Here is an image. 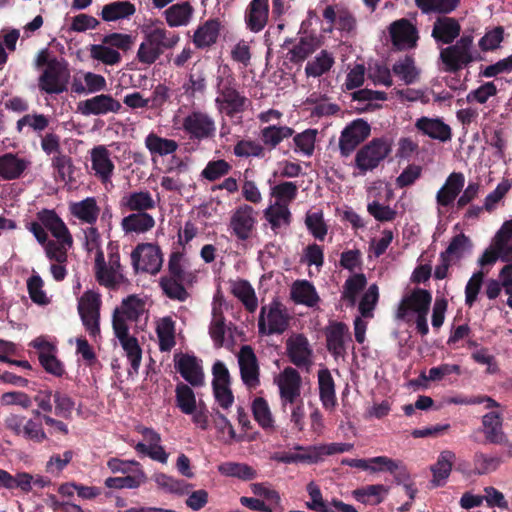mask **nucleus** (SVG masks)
Segmentation results:
<instances>
[{"instance_id": "nucleus-15", "label": "nucleus", "mask_w": 512, "mask_h": 512, "mask_svg": "<svg viewBox=\"0 0 512 512\" xmlns=\"http://www.w3.org/2000/svg\"><path fill=\"white\" fill-rule=\"evenodd\" d=\"M326 347L330 354L338 359L346 355V340L351 341L349 328L344 322H331L325 329Z\"/></svg>"}, {"instance_id": "nucleus-53", "label": "nucleus", "mask_w": 512, "mask_h": 512, "mask_svg": "<svg viewBox=\"0 0 512 512\" xmlns=\"http://www.w3.org/2000/svg\"><path fill=\"white\" fill-rule=\"evenodd\" d=\"M367 284L363 273L350 276L344 283L342 298L349 302L350 306L356 303L357 295L365 288Z\"/></svg>"}, {"instance_id": "nucleus-2", "label": "nucleus", "mask_w": 512, "mask_h": 512, "mask_svg": "<svg viewBox=\"0 0 512 512\" xmlns=\"http://www.w3.org/2000/svg\"><path fill=\"white\" fill-rule=\"evenodd\" d=\"M182 259L181 252H172L168 261V274L159 281L163 293L169 299L180 302L186 301L190 296L185 285H192L197 278L194 272L184 269Z\"/></svg>"}, {"instance_id": "nucleus-23", "label": "nucleus", "mask_w": 512, "mask_h": 512, "mask_svg": "<svg viewBox=\"0 0 512 512\" xmlns=\"http://www.w3.org/2000/svg\"><path fill=\"white\" fill-rule=\"evenodd\" d=\"M268 15V0H252L245 14L247 28L255 33L260 32L267 24Z\"/></svg>"}, {"instance_id": "nucleus-40", "label": "nucleus", "mask_w": 512, "mask_h": 512, "mask_svg": "<svg viewBox=\"0 0 512 512\" xmlns=\"http://www.w3.org/2000/svg\"><path fill=\"white\" fill-rule=\"evenodd\" d=\"M252 413L258 425L267 432L274 431V418L268 402L263 397H256L252 402Z\"/></svg>"}, {"instance_id": "nucleus-58", "label": "nucleus", "mask_w": 512, "mask_h": 512, "mask_svg": "<svg viewBox=\"0 0 512 512\" xmlns=\"http://www.w3.org/2000/svg\"><path fill=\"white\" fill-rule=\"evenodd\" d=\"M119 342L126 353L132 369L137 373L142 360V350L137 338L129 335L123 339L120 338Z\"/></svg>"}, {"instance_id": "nucleus-8", "label": "nucleus", "mask_w": 512, "mask_h": 512, "mask_svg": "<svg viewBox=\"0 0 512 512\" xmlns=\"http://www.w3.org/2000/svg\"><path fill=\"white\" fill-rule=\"evenodd\" d=\"M131 261L136 272L156 275L162 268L163 254L156 244L140 243L132 251Z\"/></svg>"}, {"instance_id": "nucleus-62", "label": "nucleus", "mask_w": 512, "mask_h": 512, "mask_svg": "<svg viewBox=\"0 0 512 512\" xmlns=\"http://www.w3.org/2000/svg\"><path fill=\"white\" fill-rule=\"evenodd\" d=\"M306 490L310 501L306 502V507L314 512H334L327 501L323 499L322 492L314 482L308 483Z\"/></svg>"}, {"instance_id": "nucleus-10", "label": "nucleus", "mask_w": 512, "mask_h": 512, "mask_svg": "<svg viewBox=\"0 0 512 512\" xmlns=\"http://www.w3.org/2000/svg\"><path fill=\"white\" fill-rule=\"evenodd\" d=\"M432 294L422 288H414L402 297L396 310V319L410 322L413 314L430 310Z\"/></svg>"}, {"instance_id": "nucleus-60", "label": "nucleus", "mask_w": 512, "mask_h": 512, "mask_svg": "<svg viewBox=\"0 0 512 512\" xmlns=\"http://www.w3.org/2000/svg\"><path fill=\"white\" fill-rule=\"evenodd\" d=\"M207 79L203 70L192 71L188 76V81L182 88L188 97H195L196 94H203L206 91Z\"/></svg>"}, {"instance_id": "nucleus-5", "label": "nucleus", "mask_w": 512, "mask_h": 512, "mask_svg": "<svg viewBox=\"0 0 512 512\" xmlns=\"http://www.w3.org/2000/svg\"><path fill=\"white\" fill-rule=\"evenodd\" d=\"M391 145L385 138H373L363 145L355 155V167L361 175L373 171L390 154Z\"/></svg>"}, {"instance_id": "nucleus-39", "label": "nucleus", "mask_w": 512, "mask_h": 512, "mask_svg": "<svg viewBox=\"0 0 512 512\" xmlns=\"http://www.w3.org/2000/svg\"><path fill=\"white\" fill-rule=\"evenodd\" d=\"M153 480L159 489L179 496L189 494L190 489L192 488V484H189L184 480L175 479L165 473L154 474Z\"/></svg>"}, {"instance_id": "nucleus-13", "label": "nucleus", "mask_w": 512, "mask_h": 512, "mask_svg": "<svg viewBox=\"0 0 512 512\" xmlns=\"http://www.w3.org/2000/svg\"><path fill=\"white\" fill-rule=\"evenodd\" d=\"M122 104L110 94H99L86 100L80 101L77 106L78 112L84 116H100L109 113H119Z\"/></svg>"}, {"instance_id": "nucleus-59", "label": "nucleus", "mask_w": 512, "mask_h": 512, "mask_svg": "<svg viewBox=\"0 0 512 512\" xmlns=\"http://www.w3.org/2000/svg\"><path fill=\"white\" fill-rule=\"evenodd\" d=\"M225 317L220 309L213 308V318L209 326V334L216 347H222L225 340Z\"/></svg>"}, {"instance_id": "nucleus-61", "label": "nucleus", "mask_w": 512, "mask_h": 512, "mask_svg": "<svg viewBox=\"0 0 512 512\" xmlns=\"http://www.w3.org/2000/svg\"><path fill=\"white\" fill-rule=\"evenodd\" d=\"M145 303L136 295H130L123 299L121 303L120 313L124 315L129 321L136 322L144 313Z\"/></svg>"}, {"instance_id": "nucleus-30", "label": "nucleus", "mask_w": 512, "mask_h": 512, "mask_svg": "<svg viewBox=\"0 0 512 512\" xmlns=\"http://www.w3.org/2000/svg\"><path fill=\"white\" fill-rule=\"evenodd\" d=\"M220 25L218 19H209L199 26L193 36L195 46L204 49L215 44L219 36Z\"/></svg>"}, {"instance_id": "nucleus-11", "label": "nucleus", "mask_w": 512, "mask_h": 512, "mask_svg": "<svg viewBox=\"0 0 512 512\" xmlns=\"http://www.w3.org/2000/svg\"><path fill=\"white\" fill-rule=\"evenodd\" d=\"M371 133V127L365 120L359 118L349 123L339 138V151L342 157H349L356 148L364 142Z\"/></svg>"}, {"instance_id": "nucleus-3", "label": "nucleus", "mask_w": 512, "mask_h": 512, "mask_svg": "<svg viewBox=\"0 0 512 512\" xmlns=\"http://www.w3.org/2000/svg\"><path fill=\"white\" fill-rule=\"evenodd\" d=\"M474 38L464 34L456 42L441 49L440 59L445 66V71L457 73L472 62L481 59L480 53L473 48Z\"/></svg>"}, {"instance_id": "nucleus-18", "label": "nucleus", "mask_w": 512, "mask_h": 512, "mask_svg": "<svg viewBox=\"0 0 512 512\" xmlns=\"http://www.w3.org/2000/svg\"><path fill=\"white\" fill-rule=\"evenodd\" d=\"M461 33V25L456 18L445 15L438 17L433 23L431 36L438 44H452Z\"/></svg>"}, {"instance_id": "nucleus-28", "label": "nucleus", "mask_w": 512, "mask_h": 512, "mask_svg": "<svg viewBox=\"0 0 512 512\" xmlns=\"http://www.w3.org/2000/svg\"><path fill=\"white\" fill-rule=\"evenodd\" d=\"M318 386L323 407L326 410H333L337 405L335 382L327 368L318 371Z\"/></svg>"}, {"instance_id": "nucleus-44", "label": "nucleus", "mask_w": 512, "mask_h": 512, "mask_svg": "<svg viewBox=\"0 0 512 512\" xmlns=\"http://www.w3.org/2000/svg\"><path fill=\"white\" fill-rule=\"evenodd\" d=\"M460 0H415V5L423 14L447 15L453 12Z\"/></svg>"}, {"instance_id": "nucleus-64", "label": "nucleus", "mask_w": 512, "mask_h": 512, "mask_svg": "<svg viewBox=\"0 0 512 512\" xmlns=\"http://www.w3.org/2000/svg\"><path fill=\"white\" fill-rule=\"evenodd\" d=\"M504 32L503 26H496L487 30L478 42L481 51L488 52L498 49L504 40Z\"/></svg>"}, {"instance_id": "nucleus-63", "label": "nucleus", "mask_w": 512, "mask_h": 512, "mask_svg": "<svg viewBox=\"0 0 512 512\" xmlns=\"http://www.w3.org/2000/svg\"><path fill=\"white\" fill-rule=\"evenodd\" d=\"M53 402L55 405L54 413L56 416L65 420L72 419L75 401L68 394L55 391L53 394Z\"/></svg>"}, {"instance_id": "nucleus-12", "label": "nucleus", "mask_w": 512, "mask_h": 512, "mask_svg": "<svg viewBox=\"0 0 512 512\" xmlns=\"http://www.w3.org/2000/svg\"><path fill=\"white\" fill-rule=\"evenodd\" d=\"M237 358L242 382L248 389H256L260 385V367L253 348L241 346Z\"/></svg>"}, {"instance_id": "nucleus-6", "label": "nucleus", "mask_w": 512, "mask_h": 512, "mask_svg": "<svg viewBox=\"0 0 512 512\" xmlns=\"http://www.w3.org/2000/svg\"><path fill=\"white\" fill-rule=\"evenodd\" d=\"M70 72L64 61L56 57L51 59L49 67L39 76L38 86L42 92L47 94H61L67 91Z\"/></svg>"}, {"instance_id": "nucleus-47", "label": "nucleus", "mask_w": 512, "mask_h": 512, "mask_svg": "<svg viewBox=\"0 0 512 512\" xmlns=\"http://www.w3.org/2000/svg\"><path fill=\"white\" fill-rule=\"evenodd\" d=\"M381 462L382 472L387 471L393 475L394 482L397 485L405 486L406 484L412 482V478L410 472L407 467L402 464L401 461L394 460L387 456H384L383 459L378 460Z\"/></svg>"}, {"instance_id": "nucleus-26", "label": "nucleus", "mask_w": 512, "mask_h": 512, "mask_svg": "<svg viewBox=\"0 0 512 512\" xmlns=\"http://www.w3.org/2000/svg\"><path fill=\"white\" fill-rule=\"evenodd\" d=\"M29 161L16 154L5 153L0 156V178L3 180L19 179L29 166Z\"/></svg>"}, {"instance_id": "nucleus-7", "label": "nucleus", "mask_w": 512, "mask_h": 512, "mask_svg": "<svg viewBox=\"0 0 512 512\" xmlns=\"http://www.w3.org/2000/svg\"><path fill=\"white\" fill-rule=\"evenodd\" d=\"M257 212L248 204L238 206L232 213L228 224L231 236L238 243L250 240L256 230Z\"/></svg>"}, {"instance_id": "nucleus-29", "label": "nucleus", "mask_w": 512, "mask_h": 512, "mask_svg": "<svg viewBox=\"0 0 512 512\" xmlns=\"http://www.w3.org/2000/svg\"><path fill=\"white\" fill-rule=\"evenodd\" d=\"M455 457V453L449 450H445L440 453L437 462L431 466V472L433 474L431 484L433 487H441L445 485L446 479L452 471Z\"/></svg>"}, {"instance_id": "nucleus-35", "label": "nucleus", "mask_w": 512, "mask_h": 512, "mask_svg": "<svg viewBox=\"0 0 512 512\" xmlns=\"http://www.w3.org/2000/svg\"><path fill=\"white\" fill-rule=\"evenodd\" d=\"M144 143L150 154L157 156L173 154L179 147L175 140L163 138L154 132L146 136Z\"/></svg>"}, {"instance_id": "nucleus-20", "label": "nucleus", "mask_w": 512, "mask_h": 512, "mask_svg": "<svg viewBox=\"0 0 512 512\" xmlns=\"http://www.w3.org/2000/svg\"><path fill=\"white\" fill-rule=\"evenodd\" d=\"M120 208L133 213H147L156 207V202L148 190L126 193L119 202Z\"/></svg>"}, {"instance_id": "nucleus-45", "label": "nucleus", "mask_w": 512, "mask_h": 512, "mask_svg": "<svg viewBox=\"0 0 512 512\" xmlns=\"http://www.w3.org/2000/svg\"><path fill=\"white\" fill-rule=\"evenodd\" d=\"M147 480V476L142 468H138L134 475L124 477H108L105 480V486L110 489H136Z\"/></svg>"}, {"instance_id": "nucleus-43", "label": "nucleus", "mask_w": 512, "mask_h": 512, "mask_svg": "<svg viewBox=\"0 0 512 512\" xmlns=\"http://www.w3.org/2000/svg\"><path fill=\"white\" fill-rule=\"evenodd\" d=\"M294 130L288 126L269 125L260 131V138L264 145L270 149H274L284 139L291 137Z\"/></svg>"}, {"instance_id": "nucleus-22", "label": "nucleus", "mask_w": 512, "mask_h": 512, "mask_svg": "<svg viewBox=\"0 0 512 512\" xmlns=\"http://www.w3.org/2000/svg\"><path fill=\"white\" fill-rule=\"evenodd\" d=\"M91 165L95 176H97L102 183H107L111 180L115 166L110 159V152L105 146L100 145L92 149Z\"/></svg>"}, {"instance_id": "nucleus-42", "label": "nucleus", "mask_w": 512, "mask_h": 512, "mask_svg": "<svg viewBox=\"0 0 512 512\" xmlns=\"http://www.w3.org/2000/svg\"><path fill=\"white\" fill-rule=\"evenodd\" d=\"M51 166L57 173L56 180L69 184L75 181L74 172L75 166L72 158L66 154L58 153L51 159Z\"/></svg>"}, {"instance_id": "nucleus-37", "label": "nucleus", "mask_w": 512, "mask_h": 512, "mask_svg": "<svg viewBox=\"0 0 512 512\" xmlns=\"http://www.w3.org/2000/svg\"><path fill=\"white\" fill-rule=\"evenodd\" d=\"M264 217L271 225V229L278 233L282 225H290L291 212L287 205L275 203L264 210Z\"/></svg>"}, {"instance_id": "nucleus-51", "label": "nucleus", "mask_w": 512, "mask_h": 512, "mask_svg": "<svg viewBox=\"0 0 512 512\" xmlns=\"http://www.w3.org/2000/svg\"><path fill=\"white\" fill-rule=\"evenodd\" d=\"M502 463L499 456H489L483 452H476L473 456V473L486 475L496 471Z\"/></svg>"}, {"instance_id": "nucleus-4", "label": "nucleus", "mask_w": 512, "mask_h": 512, "mask_svg": "<svg viewBox=\"0 0 512 512\" xmlns=\"http://www.w3.org/2000/svg\"><path fill=\"white\" fill-rule=\"evenodd\" d=\"M287 308L277 299L261 307L258 317V332L261 335H281L290 325Z\"/></svg>"}, {"instance_id": "nucleus-48", "label": "nucleus", "mask_w": 512, "mask_h": 512, "mask_svg": "<svg viewBox=\"0 0 512 512\" xmlns=\"http://www.w3.org/2000/svg\"><path fill=\"white\" fill-rule=\"evenodd\" d=\"M193 8L189 2L177 3L165 11V18L170 27L186 25L192 15Z\"/></svg>"}, {"instance_id": "nucleus-16", "label": "nucleus", "mask_w": 512, "mask_h": 512, "mask_svg": "<svg viewBox=\"0 0 512 512\" xmlns=\"http://www.w3.org/2000/svg\"><path fill=\"white\" fill-rule=\"evenodd\" d=\"M287 356L298 368L309 367L312 363L313 351L304 334H296L286 341Z\"/></svg>"}, {"instance_id": "nucleus-17", "label": "nucleus", "mask_w": 512, "mask_h": 512, "mask_svg": "<svg viewBox=\"0 0 512 512\" xmlns=\"http://www.w3.org/2000/svg\"><path fill=\"white\" fill-rule=\"evenodd\" d=\"M175 369L192 387L203 386V368L196 356L181 354L180 357L175 360Z\"/></svg>"}, {"instance_id": "nucleus-55", "label": "nucleus", "mask_w": 512, "mask_h": 512, "mask_svg": "<svg viewBox=\"0 0 512 512\" xmlns=\"http://www.w3.org/2000/svg\"><path fill=\"white\" fill-rule=\"evenodd\" d=\"M102 305L100 293L94 290L85 291L78 301L79 315L100 314Z\"/></svg>"}, {"instance_id": "nucleus-54", "label": "nucleus", "mask_w": 512, "mask_h": 512, "mask_svg": "<svg viewBox=\"0 0 512 512\" xmlns=\"http://www.w3.org/2000/svg\"><path fill=\"white\" fill-rule=\"evenodd\" d=\"M471 246L472 243L470 238L464 233H460L451 239L448 247L440 254L444 255L453 262L458 261L463 257L465 250L470 249Z\"/></svg>"}, {"instance_id": "nucleus-25", "label": "nucleus", "mask_w": 512, "mask_h": 512, "mask_svg": "<svg viewBox=\"0 0 512 512\" xmlns=\"http://www.w3.org/2000/svg\"><path fill=\"white\" fill-rule=\"evenodd\" d=\"M389 492V486L370 484L353 490L352 496L356 501L364 505L377 506L385 500Z\"/></svg>"}, {"instance_id": "nucleus-31", "label": "nucleus", "mask_w": 512, "mask_h": 512, "mask_svg": "<svg viewBox=\"0 0 512 512\" xmlns=\"http://www.w3.org/2000/svg\"><path fill=\"white\" fill-rule=\"evenodd\" d=\"M70 212L83 223L93 225L98 219L100 208L94 197H87L79 202L71 203Z\"/></svg>"}, {"instance_id": "nucleus-27", "label": "nucleus", "mask_w": 512, "mask_h": 512, "mask_svg": "<svg viewBox=\"0 0 512 512\" xmlns=\"http://www.w3.org/2000/svg\"><path fill=\"white\" fill-rule=\"evenodd\" d=\"M485 438L492 444H503L507 438L502 429V417L498 412H488L482 418Z\"/></svg>"}, {"instance_id": "nucleus-1", "label": "nucleus", "mask_w": 512, "mask_h": 512, "mask_svg": "<svg viewBox=\"0 0 512 512\" xmlns=\"http://www.w3.org/2000/svg\"><path fill=\"white\" fill-rule=\"evenodd\" d=\"M215 92L216 110L229 118L243 113L250 103L244 93L239 91V83L227 66L218 70Z\"/></svg>"}, {"instance_id": "nucleus-38", "label": "nucleus", "mask_w": 512, "mask_h": 512, "mask_svg": "<svg viewBox=\"0 0 512 512\" xmlns=\"http://www.w3.org/2000/svg\"><path fill=\"white\" fill-rule=\"evenodd\" d=\"M301 383L300 373L288 366L280 373L277 380L279 394H301Z\"/></svg>"}, {"instance_id": "nucleus-49", "label": "nucleus", "mask_w": 512, "mask_h": 512, "mask_svg": "<svg viewBox=\"0 0 512 512\" xmlns=\"http://www.w3.org/2000/svg\"><path fill=\"white\" fill-rule=\"evenodd\" d=\"M163 54L154 39L149 33L145 35L144 41L140 44L136 58L144 65L154 64L158 58Z\"/></svg>"}, {"instance_id": "nucleus-41", "label": "nucleus", "mask_w": 512, "mask_h": 512, "mask_svg": "<svg viewBox=\"0 0 512 512\" xmlns=\"http://www.w3.org/2000/svg\"><path fill=\"white\" fill-rule=\"evenodd\" d=\"M231 292L242 302L248 312L253 313L256 311L258 307L257 297L254 288L247 280L234 282Z\"/></svg>"}, {"instance_id": "nucleus-21", "label": "nucleus", "mask_w": 512, "mask_h": 512, "mask_svg": "<svg viewBox=\"0 0 512 512\" xmlns=\"http://www.w3.org/2000/svg\"><path fill=\"white\" fill-rule=\"evenodd\" d=\"M37 220H39L45 229L49 230L56 239L62 238L63 242L73 245V238L69 229L54 210L42 209L37 213Z\"/></svg>"}, {"instance_id": "nucleus-50", "label": "nucleus", "mask_w": 512, "mask_h": 512, "mask_svg": "<svg viewBox=\"0 0 512 512\" xmlns=\"http://www.w3.org/2000/svg\"><path fill=\"white\" fill-rule=\"evenodd\" d=\"M334 64L333 56L326 50H322L312 61H308L305 73L308 77H320L328 72Z\"/></svg>"}, {"instance_id": "nucleus-34", "label": "nucleus", "mask_w": 512, "mask_h": 512, "mask_svg": "<svg viewBox=\"0 0 512 512\" xmlns=\"http://www.w3.org/2000/svg\"><path fill=\"white\" fill-rule=\"evenodd\" d=\"M135 12V5L130 1H115L104 5L100 15L104 21L112 22L129 18Z\"/></svg>"}, {"instance_id": "nucleus-46", "label": "nucleus", "mask_w": 512, "mask_h": 512, "mask_svg": "<svg viewBox=\"0 0 512 512\" xmlns=\"http://www.w3.org/2000/svg\"><path fill=\"white\" fill-rule=\"evenodd\" d=\"M218 470L224 476L235 477L242 481L253 480L257 477V471L245 463L225 462L219 465Z\"/></svg>"}, {"instance_id": "nucleus-52", "label": "nucleus", "mask_w": 512, "mask_h": 512, "mask_svg": "<svg viewBox=\"0 0 512 512\" xmlns=\"http://www.w3.org/2000/svg\"><path fill=\"white\" fill-rule=\"evenodd\" d=\"M392 71L399 76L406 85L415 83L419 78V71L415 67L414 59L406 56L404 59L397 61Z\"/></svg>"}, {"instance_id": "nucleus-14", "label": "nucleus", "mask_w": 512, "mask_h": 512, "mask_svg": "<svg viewBox=\"0 0 512 512\" xmlns=\"http://www.w3.org/2000/svg\"><path fill=\"white\" fill-rule=\"evenodd\" d=\"M389 34L393 46L399 50L414 48L419 38L417 28L406 18L392 22Z\"/></svg>"}, {"instance_id": "nucleus-24", "label": "nucleus", "mask_w": 512, "mask_h": 512, "mask_svg": "<svg viewBox=\"0 0 512 512\" xmlns=\"http://www.w3.org/2000/svg\"><path fill=\"white\" fill-rule=\"evenodd\" d=\"M465 178L460 172L451 173L445 184L440 188L436 195L438 205L448 207L457 198L464 187Z\"/></svg>"}, {"instance_id": "nucleus-56", "label": "nucleus", "mask_w": 512, "mask_h": 512, "mask_svg": "<svg viewBox=\"0 0 512 512\" xmlns=\"http://www.w3.org/2000/svg\"><path fill=\"white\" fill-rule=\"evenodd\" d=\"M157 336L160 351L167 352L175 346L174 322L171 318L166 317L162 320V324L157 327Z\"/></svg>"}, {"instance_id": "nucleus-36", "label": "nucleus", "mask_w": 512, "mask_h": 512, "mask_svg": "<svg viewBox=\"0 0 512 512\" xmlns=\"http://www.w3.org/2000/svg\"><path fill=\"white\" fill-rule=\"evenodd\" d=\"M176 407L184 414L190 415L196 411L197 401L193 389L183 382H179L175 387Z\"/></svg>"}, {"instance_id": "nucleus-32", "label": "nucleus", "mask_w": 512, "mask_h": 512, "mask_svg": "<svg viewBox=\"0 0 512 512\" xmlns=\"http://www.w3.org/2000/svg\"><path fill=\"white\" fill-rule=\"evenodd\" d=\"M291 299L297 304L314 307L320 301L314 285L307 280L294 282L291 288Z\"/></svg>"}, {"instance_id": "nucleus-9", "label": "nucleus", "mask_w": 512, "mask_h": 512, "mask_svg": "<svg viewBox=\"0 0 512 512\" xmlns=\"http://www.w3.org/2000/svg\"><path fill=\"white\" fill-rule=\"evenodd\" d=\"M182 129L193 142L212 139L216 133L214 119L205 112L192 111L182 121Z\"/></svg>"}, {"instance_id": "nucleus-33", "label": "nucleus", "mask_w": 512, "mask_h": 512, "mask_svg": "<svg viewBox=\"0 0 512 512\" xmlns=\"http://www.w3.org/2000/svg\"><path fill=\"white\" fill-rule=\"evenodd\" d=\"M155 226V219L149 213H131L121 221L125 233H146Z\"/></svg>"}, {"instance_id": "nucleus-19", "label": "nucleus", "mask_w": 512, "mask_h": 512, "mask_svg": "<svg viewBox=\"0 0 512 512\" xmlns=\"http://www.w3.org/2000/svg\"><path fill=\"white\" fill-rule=\"evenodd\" d=\"M415 128L423 135L440 142L450 141L451 127L440 118L420 117L415 122Z\"/></svg>"}, {"instance_id": "nucleus-57", "label": "nucleus", "mask_w": 512, "mask_h": 512, "mask_svg": "<svg viewBox=\"0 0 512 512\" xmlns=\"http://www.w3.org/2000/svg\"><path fill=\"white\" fill-rule=\"evenodd\" d=\"M95 278L97 282L108 289H116L126 281L122 271H118L108 267L95 271Z\"/></svg>"}]
</instances>
